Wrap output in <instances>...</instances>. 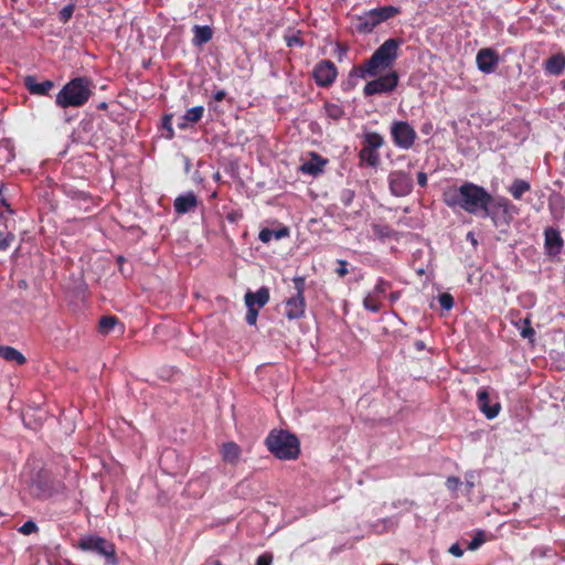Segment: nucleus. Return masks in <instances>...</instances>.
Segmentation results:
<instances>
[{
	"instance_id": "6",
	"label": "nucleus",
	"mask_w": 565,
	"mask_h": 565,
	"mask_svg": "<svg viewBox=\"0 0 565 565\" xmlns=\"http://www.w3.org/2000/svg\"><path fill=\"white\" fill-rule=\"evenodd\" d=\"M519 213L518 207L507 198L493 199V202L487 205L482 211L483 217H489L495 227L509 225L513 216Z\"/></svg>"
},
{
	"instance_id": "57",
	"label": "nucleus",
	"mask_w": 565,
	"mask_h": 565,
	"mask_svg": "<svg viewBox=\"0 0 565 565\" xmlns=\"http://www.w3.org/2000/svg\"><path fill=\"white\" fill-rule=\"evenodd\" d=\"M207 105H209L210 108H213L212 102H209Z\"/></svg>"
},
{
	"instance_id": "4",
	"label": "nucleus",
	"mask_w": 565,
	"mask_h": 565,
	"mask_svg": "<svg viewBox=\"0 0 565 565\" xmlns=\"http://www.w3.org/2000/svg\"><path fill=\"white\" fill-rule=\"evenodd\" d=\"M267 449L280 460H296L300 455V443L287 430L273 429L265 439Z\"/></svg>"
},
{
	"instance_id": "27",
	"label": "nucleus",
	"mask_w": 565,
	"mask_h": 565,
	"mask_svg": "<svg viewBox=\"0 0 565 565\" xmlns=\"http://www.w3.org/2000/svg\"><path fill=\"white\" fill-rule=\"evenodd\" d=\"M362 163L370 167H376L380 162V154L376 150L363 147L359 153Z\"/></svg>"
},
{
	"instance_id": "17",
	"label": "nucleus",
	"mask_w": 565,
	"mask_h": 565,
	"mask_svg": "<svg viewBox=\"0 0 565 565\" xmlns=\"http://www.w3.org/2000/svg\"><path fill=\"white\" fill-rule=\"evenodd\" d=\"M198 206V198L193 192H188L186 194L179 195L174 200V211L178 214H185Z\"/></svg>"
},
{
	"instance_id": "21",
	"label": "nucleus",
	"mask_w": 565,
	"mask_h": 565,
	"mask_svg": "<svg viewBox=\"0 0 565 565\" xmlns=\"http://www.w3.org/2000/svg\"><path fill=\"white\" fill-rule=\"evenodd\" d=\"M204 114V107L203 106H195L185 111L183 117L181 118L182 121L178 124L180 129H186L189 124H196L199 122Z\"/></svg>"
},
{
	"instance_id": "22",
	"label": "nucleus",
	"mask_w": 565,
	"mask_h": 565,
	"mask_svg": "<svg viewBox=\"0 0 565 565\" xmlns=\"http://www.w3.org/2000/svg\"><path fill=\"white\" fill-rule=\"evenodd\" d=\"M370 11L372 12V14L375 18V21L377 22L379 25L382 22L394 18L395 15H397L401 12L399 8L394 7V6H384V7L372 9Z\"/></svg>"
},
{
	"instance_id": "33",
	"label": "nucleus",
	"mask_w": 565,
	"mask_h": 565,
	"mask_svg": "<svg viewBox=\"0 0 565 565\" xmlns=\"http://www.w3.org/2000/svg\"><path fill=\"white\" fill-rule=\"evenodd\" d=\"M284 39L288 47H302L305 45V41L301 38V31L299 30L292 34L285 35Z\"/></svg>"
},
{
	"instance_id": "40",
	"label": "nucleus",
	"mask_w": 565,
	"mask_h": 565,
	"mask_svg": "<svg viewBox=\"0 0 565 565\" xmlns=\"http://www.w3.org/2000/svg\"><path fill=\"white\" fill-rule=\"evenodd\" d=\"M246 307H247V312H246L245 320L249 326H255L257 322L259 308H256L254 306H246Z\"/></svg>"
},
{
	"instance_id": "51",
	"label": "nucleus",
	"mask_w": 565,
	"mask_h": 565,
	"mask_svg": "<svg viewBox=\"0 0 565 565\" xmlns=\"http://www.w3.org/2000/svg\"><path fill=\"white\" fill-rule=\"evenodd\" d=\"M416 178H417L418 185L424 186V181H425L424 171H418Z\"/></svg>"
},
{
	"instance_id": "38",
	"label": "nucleus",
	"mask_w": 565,
	"mask_h": 565,
	"mask_svg": "<svg viewBox=\"0 0 565 565\" xmlns=\"http://www.w3.org/2000/svg\"><path fill=\"white\" fill-rule=\"evenodd\" d=\"M391 289V282L384 280V279H379L374 289L372 290V292L379 297L380 299L382 297L385 296V294Z\"/></svg>"
},
{
	"instance_id": "7",
	"label": "nucleus",
	"mask_w": 565,
	"mask_h": 565,
	"mask_svg": "<svg viewBox=\"0 0 565 565\" xmlns=\"http://www.w3.org/2000/svg\"><path fill=\"white\" fill-rule=\"evenodd\" d=\"M77 547L85 552H95L105 556L110 565H117L118 563L115 545L100 536H84L77 542Z\"/></svg>"
},
{
	"instance_id": "59",
	"label": "nucleus",
	"mask_w": 565,
	"mask_h": 565,
	"mask_svg": "<svg viewBox=\"0 0 565 565\" xmlns=\"http://www.w3.org/2000/svg\"><path fill=\"white\" fill-rule=\"evenodd\" d=\"M13 3L18 2L19 0H11Z\"/></svg>"
},
{
	"instance_id": "52",
	"label": "nucleus",
	"mask_w": 565,
	"mask_h": 565,
	"mask_svg": "<svg viewBox=\"0 0 565 565\" xmlns=\"http://www.w3.org/2000/svg\"><path fill=\"white\" fill-rule=\"evenodd\" d=\"M108 108V104L106 102H102L98 106H97V109L99 110H106Z\"/></svg>"
},
{
	"instance_id": "39",
	"label": "nucleus",
	"mask_w": 565,
	"mask_h": 565,
	"mask_svg": "<svg viewBox=\"0 0 565 565\" xmlns=\"http://www.w3.org/2000/svg\"><path fill=\"white\" fill-rule=\"evenodd\" d=\"M74 10H75L74 4H67V6L63 7L58 12V20L62 23L68 22L74 13Z\"/></svg>"
},
{
	"instance_id": "26",
	"label": "nucleus",
	"mask_w": 565,
	"mask_h": 565,
	"mask_svg": "<svg viewBox=\"0 0 565 565\" xmlns=\"http://www.w3.org/2000/svg\"><path fill=\"white\" fill-rule=\"evenodd\" d=\"M545 247L550 250L556 249L558 252L563 245V239L559 233L554 228L545 230Z\"/></svg>"
},
{
	"instance_id": "43",
	"label": "nucleus",
	"mask_w": 565,
	"mask_h": 565,
	"mask_svg": "<svg viewBox=\"0 0 565 565\" xmlns=\"http://www.w3.org/2000/svg\"><path fill=\"white\" fill-rule=\"evenodd\" d=\"M461 480L458 477L451 476L446 480V487L450 491H456L461 486Z\"/></svg>"
},
{
	"instance_id": "34",
	"label": "nucleus",
	"mask_w": 565,
	"mask_h": 565,
	"mask_svg": "<svg viewBox=\"0 0 565 565\" xmlns=\"http://www.w3.org/2000/svg\"><path fill=\"white\" fill-rule=\"evenodd\" d=\"M523 323V327L520 330V335L524 339H529L530 341H533L535 331L531 326V318L530 316H526L524 319L521 320Z\"/></svg>"
},
{
	"instance_id": "37",
	"label": "nucleus",
	"mask_w": 565,
	"mask_h": 565,
	"mask_svg": "<svg viewBox=\"0 0 565 565\" xmlns=\"http://www.w3.org/2000/svg\"><path fill=\"white\" fill-rule=\"evenodd\" d=\"M486 542V533L482 530L477 531L473 539L468 543L467 548L470 551L478 550Z\"/></svg>"
},
{
	"instance_id": "3",
	"label": "nucleus",
	"mask_w": 565,
	"mask_h": 565,
	"mask_svg": "<svg viewBox=\"0 0 565 565\" xmlns=\"http://www.w3.org/2000/svg\"><path fill=\"white\" fill-rule=\"evenodd\" d=\"M92 96V79L79 76L67 82L58 92L55 104L60 108L82 107Z\"/></svg>"
},
{
	"instance_id": "18",
	"label": "nucleus",
	"mask_w": 565,
	"mask_h": 565,
	"mask_svg": "<svg viewBox=\"0 0 565 565\" xmlns=\"http://www.w3.org/2000/svg\"><path fill=\"white\" fill-rule=\"evenodd\" d=\"M269 301V289L267 287L259 288L256 292L247 291L245 294V305L263 308Z\"/></svg>"
},
{
	"instance_id": "8",
	"label": "nucleus",
	"mask_w": 565,
	"mask_h": 565,
	"mask_svg": "<svg viewBox=\"0 0 565 565\" xmlns=\"http://www.w3.org/2000/svg\"><path fill=\"white\" fill-rule=\"evenodd\" d=\"M398 84V75L396 72L392 71L382 76H379L372 81H369L364 88V96H373V95H382L392 93Z\"/></svg>"
},
{
	"instance_id": "53",
	"label": "nucleus",
	"mask_w": 565,
	"mask_h": 565,
	"mask_svg": "<svg viewBox=\"0 0 565 565\" xmlns=\"http://www.w3.org/2000/svg\"><path fill=\"white\" fill-rule=\"evenodd\" d=\"M415 345H416L417 350H419V351L424 349V342L423 341H416Z\"/></svg>"
},
{
	"instance_id": "5",
	"label": "nucleus",
	"mask_w": 565,
	"mask_h": 565,
	"mask_svg": "<svg viewBox=\"0 0 565 565\" xmlns=\"http://www.w3.org/2000/svg\"><path fill=\"white\" fill-rule=\"evenodd\" d=\"M295 294L288 297L285 301V317L288 320H298L305 317L306 312V299L305 291L307 287V280L305 276H296L292 278Z\"/></svg>"
},
{
	"instance_id": "56",
	"label": "nucleus",
	"mask_w": 565,
	"mask_h": 565,
	"mask_svg": "<svg viewBox=\"0 0 565 565\" xmlns=\"http://www.w3.org/2000/svg\"><path fill=\"white\" fill-rule=\"evenodd\" d=\"M214 565H222V563L220 561H215Z\"/></svg>"
},
{
	"instance_id": "23",
	"label": "nucleus",
	"mask_w": 565,
	"mask_h": 565,
	"mask_svg": "<svg viewBox=\"0 0 565 565\" xmlns=\"http://www.w3.org/2000/svg\"><path fill=\"white\" fill-rule=\"evenodd\" d=\"M193 44L194 45H202L207 43L213 38V30L209 25H194L193 29Z\"/></svg>"
},
{
	"instance_id": "10",
	"label": "nucleus",
	"mask_w": 565,
	"mask_h": 565,
	"mask_svg": "<svg viewBox=\"0 0 565 565\" xmlns=\"http://www.w3.org/2000/svg\"><path fill=\"white\" fill-rule=\"evenodd\" d=\"M392 136L398 147L408 149L414 143L416 132L407 122L397 121L392 126Z\"/></svg>"
},
{
	"instance_id": "46",
	"label": "nucleus",
	"mask_w": 565,
	"mask_h": 565,
	"mask_svg": "<svg viewBox=\"0 0 565 565\" xmlns=\"http://www.w3.org/2000/svg\"><path fill=\"white\" fill-rule=\"evenodd\" d=\"M337 274L340 276V277H344L348 275L349 270H348V262L347 260H343V259H339L338 260V268H337Z\"/></svg>"
},
{
	"instance_id": "35",
	"label": "nucleus",
	"mask_w": 565,
	"mask_h": 565,
	"mask_svg": "<svg viewBox=\"0 0 565 565\" xmlns=\"http://www.w3.org/2000/svg\"><path fill=\"white\" fill-rule=\"evenodd\" d=\"M15 241V235L11 232L0 230V250L6 252Z\"/></svg>"
},
{
	"instance_id": "41",
	"label": "nucleus",
	"mask_w": 565,
	"mask_h": 565,
	"mask_svg": "<svg viewBox=\"0 0 565 565\" xmlns=\"http://www.w3.org/2000/svg\"><path fill=\"white\" fill-rule=\"evenodd\" d=\"M39 527L35 522L33 521H26L23 523V525L19 529V532L24 535H30L32 533L38 532Z\"/></svg>"
},
{
	"instance_id": "50",
	"label": "nucleus",
	"mask_w": 565,
	"mask_h": 565,
	"mask_svg": "<svg viewBox=\"0 0 565 565\" xmlns=\"http://www.w3.org/2000/svg\"><path fill=\"white\" fill-rule=\"evenodd\" d=\"M171 118H172L171 115H166L163 118V126L172 134L173 130L171 128Z\"/></svg>"
},
{
	"instance_id": "45",
	"label": "nucleus",
	"mask_w": 565,
	"mask_h": 565,
	"mask_svg": "<svg viewBox=\"0 0 565 565\" xmlns=\"http://www.w3.org/2000/svg\"><path fill=\"white\" fill-rule=\"evenodd\" d=\"M273 234H274V231L273 230H269V228H263L259 234H258V238L263 242V243H269L273 238Z\"/></svg>"
},
{
	"instance_id": "16",
	"label": "nucleus",
	"mask_w": 565,
	"mask_h": 565,
	"mask_svg": "<svg viewBox=\"0 0 565 565\" xmlns=\"http://www.w3.org/2000/svg\"><path fill=\"white\" fill-rule=\"evenodd\" d=\"M377 25L379 24L370 10L361 15L354 17V28L356 32L361 34L372 33Z\"/></svg>"
},
{
	"instance_id": "12",
	"label": "nucleus",
	"mask_w": 565,
	"mask_h": 565,
	"mask_svg": "<svg viewBox=\"0 0 565 565\" xmlns=\"http://www.w3.org/2000/svg\"><path fill=\"white\" fill-rule=\"evenodd\" d=\"M477 404L480 409V412L488 418L493 419L495 418L500 411L501 405L500 403L490 404V397L488 388L482 387L477 392Z\"/></svg>"
},
{
	"instance_id": "2",
	"label": "nucleus",
	"mask_w": 565,
	"mask_h": 565,
	"mask_svg": "<svg viewBox=\"0 0 565 565\" xmlns=\"http://www.w3.org/2000/svg\"><path fill=\"white\" fill-rule=\"evenodd\" d=\"M445 202L450 207L458 206L470 214H479L493 202V196L483 186L465 182L446 192Z\"/></svg>"
},
{
	"instance_id": "54",
	"label": "nucleus",
	"mask_w": 565,
	"mask_h": 565,
	"mask_svg": "<svg viewBox=\"0 0 565 565\" xmlns=\"http://www.w3.org/2000/svg\"><path fill=\"white\" fill-rule=\"evenodd\" d=\"M466 483H467V487L469 488V490H471L475 487V483L472 481L467 480Z\"/></svg>"
},
{
	"instance_id": "20",
	"label": "nucleus",
	"mask_w": 565,
	"mask_h": 565,
	"mask_svg": "<svg viewBox=\"0 0 565 565\" xmlns=\"http://www.w3.org/2000/svg\"><path fill=\"white\" fill-rule=\"evenodd\" d=\"M565 70V55L557 53L548 57L544 62V71L547 74L558 76Z\"/></svg>"
},
{
	"instance_id": "11",
	"label": "nucleus",
	"mask_w": 565,
	"mask_h": 565,
	"mask_svg": "<svg viewBox=\"0 0 565 565\" xmlns=\"http://www.w3.org/2000/svg\"><path fill=\"white\" fill-rule=\"evenodd\" d=\"M478 68L484 73H492L499 64V54L490 47L481 49L476 56Z\"/></svg>"
},
{
	"instance_id": "42",
	"label": "nucleus",
	"mask_w": 565,
	"mask_h": 565,
	"mask_svg": "<svg viewBox=\"0 0 565 565\" xmlns=\"http://www.w3.org/2000/svg\"><path fill=\"white\" fill-rule=\"evenodd\" d=\"M354 196H355L354 191H352L350 189H345L341 193V202L343 203L344 206H349V205H351Z\"/></svg>"
},
{
	"instance_id": "24",
	"label": "nucleus",
	"mask_w": 565,
	"mask_h": 565,
	"mask_svg": "<svg viewBox=\"0 0 565 565\" xmlns=\"http://www.w3.org/2000/svg\"><path fill=\"white\" fill-rule=\"evenodd\" d=\"M0 358L9 362H15L18 365L26 363L25 356L20 351L9 345H0Z\"/></svg>"
},
{
	"instance_id": "29",
	"label": "nucleus",
	"mask_w": 565,
	"mask_h": 565,
	"mask_svg": "<svg viewBox=\"0 0 565 565\" xmlns=\"http://www.w3.org/2000/svg\"><path fill=\"white\" fill-rule=\"evenodd\" d=\"M372 232L379 239L391 238L394 235V230L387 224H373Z\"/></svg>"
},
{
	"instance_id": "28",
	"label": "nucleus",
	"mask_w": 565,
	"mask_h": 565,
	"mask_svg": "<svg viewBox=\"0 0 565 565\" xmlns=\"http://www.w3.org/2000/svg\"><path fill=\"white\" fill-rule=\"evenodd\" d=\"M118 322L119 320L115 316H103L99 319L98 331L103 334H109Z\"/></svg>"
},
{
	"instance_id": "55",
	"label": "nucleus",
	"mask_w": 565,
	"mask_h": 565,
	"mask_svg": "<svg viewBox=\"0 0 565 565\" xmlns=\"http://www.w3.org/2000/svg\"><path fill=\"white\" fill-rule=\"evenodd\" d=\"M417 273H418L419 275H423V274H424V268H420V267H419V268H417Z\"/></svg>"
},
{
	"instance_id": "31",
	"label": "nucleus",
	"mask_w": 565,
	"mask_h": 565,
	"mask_svg": "<svg viewBox=\"0 0 565 565\" xmlns=\"http://www.w3.org/2000/svg\"><path fill=\"white\" fill-rule=\"evenodd\" d=\"M383 145V138L381 135L376 132H369L364 137V147L374 149L377 151L380 147Z\"/></svg>"
},
{
	"instance_id": "30",
	"label": "nucleus",
	"mask_w": 565,
	"mask_h": 565,
	"mask_svg": "<svg viewBox=\"0 0 565 565\" xmlns=\"http://www.w3.org/2000/svg\"><path fill=\"white\" fill-rule=\"evenodd\" d=\"M363 306L371 312H379L381 310L382 303L381 299L371 291L364 297Z\"/></svg>"
},
{
	"instance_id": "19",
	"label": "nucleus",
	"mask_w": 565,
	"mask_h": 565,
	"mask_svg": "<svg viewBox=\"0 0 565 565\" xmlns=\"http://www.w3.org/2000/svg\"><path fill=\"white\" fill-rule=\"evenodd\" d=\"M241 454H242L241 447L234 441H228V443H225L222 445V448H221L222 459L232 466L237 465V462L239 461V458H241Z\"/></svg>"
},
{
	"instance_id": "25",
	"label": "nucleus",
	"mask_w": 565,
	"mask_h": 565,
	"mask_svg": "<svg viewBox=\"0 0 565 565\" xmlns=\"http://www.w3.org/2000/svg\"><path fill=\"white\" fill-rule=\"evenodd\" d=\"M531 190V184L523 179H514L508 191L515 200H521Z\"/></svg>"
},
{
	"instance_id": "15",
	"label": "nucleus",
	"mask_w": 565,
	"mask_h": 565,
	"mask_svg": "<svg viewBox=\"0 0 565 565\" xmlns=\"http://www.w3.org/2000/svg\"><path fill=\"white\" fill-rule=\"evenodd\" d=\"M328 163V159H324L317 152H310V160L303 162L299 170L303 174L318 175L320 174Z\"/></svg>"
},
{
	"instance_id": "36",
	"label": "nucleus",
	"mask_w": 565,
	"mask_h": 565,
	"mask_svg": "<svg viewBox=\"0 0 565 565\" xmlns=\"http://www.w3.org/2000/svg\"><path fill=\"white\" fill-rule=\"evenodd\" d=\"M441 310L449 311L455 303L454 297L449 292H443L437 298Z\"/></svg>"
},
{
	"instance_id": "9",
	"label": "nucleus",
	"mask_w": 565,
	"mask_h": 565,
	"mask_svg": "<svg viewBox=\"0 0 565 565\" xmlns=\"http://www.w3.org/2000/svg\"><path fill=\"white\" fill-rule=\"evenodd\" d=\"M338 70L330 60L320 61L313 68L312 76L319 87H329L337 78Z\"/></svg>"
},
{
	"instance_id": "58",
	"label": "nucleus",
	"mask_w": 565,
	"mask_h": 565,
	"mask_svg": "<svg viewBox=\"0 0 565 565\" xmlns=\"http://www.w3.org/2000/svg\"><path fill=\"white\" fill-rule=\"evenodd\" d=\"M382 565H395V564L387 563V564H382Z\"/></svg>"
},
{
	"instance_id": "49",
	"label": "nucleus",
	"mask_w": 565,
	"mask_h": 565,
	"mask_svg": "<svg viewBox=\"0 0 565 565\" xmlns=\"http://www.w3.org/2000/svg\"><path fill=\"white\" fill-rule=\"evenodd\" d=\"M226 97V92L224 89H218L212 94V99L214 102H222Z\"/></svg>"
},
{
	"instance_id": "32",
	"label": "nucleus",
	"mask_w": 565,
	"mask_h": 565,
	"mask_svg": "<svg viewBox=\"0 0 565 565\" xmlns=\"http://www.w3.org/2000/svg\"><path fill=\"white\" fill-rule=\"evenodd\" d=\"M324 109H326L327 116L333 120H339L344 115L343 108L338 104L326 103Z\"/></svg>"
},
{
	"instance_id": "13",
	"label": "nucleus",
	"mask_w": 565,
	"mask_h": 565,
	"mask_svg": "<svg viewBox=\"0 0 565 565\" xmlns=\"http://www.w3.org/2000/svg\"><path fill=\"white\" fill-rule=\"evenodd\" d=\"M23 85L32 95L47 96L54 87V82L51 79L38 82L34 75H28L23 78Z\"/></svg>"
},
{
	"instance_id": "44",
	"label": "nucleus",
	"mask_w": 565,
	"mask_h": 565,
	"mask_svg": "<svg viewBox=\"0 0 565 565\" xmlns=\"http://www.w3.org/2000/svg\"><path fill=\"white\" fill-rule=\"evenodd\" d=\"M273 554L271 553H263L256 559V565H271L273 564Z\"/></svg>"
},
{
	"instance_id": "1",
	"label": "nucleus",
	"mask_w": 565,
	"mask_h": 565,
	"mask_svg": "<svg viewBox=\"0 0 565 565\" xmlns=\"http://www.w3.org/2000/svg\"><path fill=\"white\" fill-rule=\"evenodd\" d=\"M399 44L398 39H388L375 50L370 58L360 65L353 66L349 73V85L355 86L354 77L366 79L375 77L390 68L398 56Z\"/></svg>"
},
{
	"instance_id": "14",
	"label": "nucleus",
	"mask_w": 565,
	"mask_h": 565,
	"mask_svg": "<svg viewBox=\"0 0 565 565\" xmlns=\"http://www.w3.org/2000/svg\"><path fill=\"white\" fill-rule=\"evenodd\" d=\"M390 188L397 196L406 195L412 190V180L405 173H392L390 175Z\"/></svg>"
},
{
	"instance_id": "47",
	"label": "nucleus",
	"mask_w": 565,
	"mask_h": 565,
	"mask_svg": "<svg viewBox=\"0 0 565 565\" xmlns=\"http://www.w3.org/2000/svg\"><path fill=\"white\" fill-rule=\"evenodd\" d=\"M289 234H290L289 228L284 226L277 231H274L273 237L276 239H281V238L288 237Z\"/></svg>"
},
{
	"instance_id": "48",
	"label": "nucleus",
	"mask_w": 565,
	"mask_h": 565,
	"mask_svg": "<svg viewBox=\"0 0 565 565\" xmlns=\"http://www.w3.org/2000/svg\"><path fill=\"white\" fill-rule=\"evenodd\" d=\"M449 553L456 557H461L463 555V550L459 545V543H455L449 547Z\"/></svg>"
}]
</instances>
